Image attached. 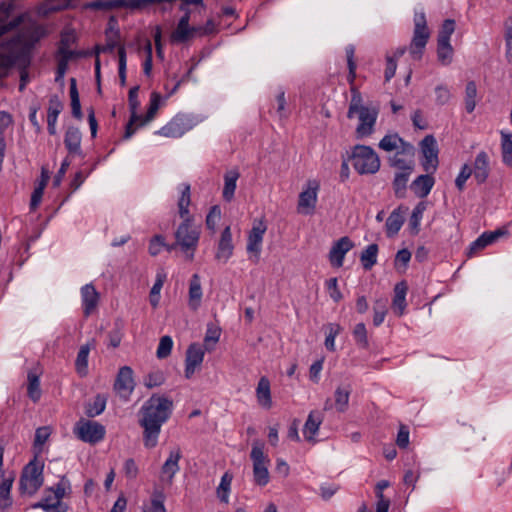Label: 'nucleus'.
I'll return each instance as SVG.
<instances>
[{"label":"nucleus","instance_id":"nucleus-1","mask_svg":"<svg viewBox=\"0 0 512 512\" xmlns=\"http://www.w3.org/2000/svg\"><path fill=\"white\" fill-rule=\"evenodd\" d=\"M173 411V401L168 397L153 394L139 410V425L143 428V442L146 448H154L162 425Z\"/></svg>","mask_w":512,"mask_h":512},{"label":"nucleus","instance_id":"nucleus-2","mask_svg":"<svg viewBox=\"0 0 512 512\" xmlns=\"http://www.w3.org/2000/svg\"><path fill=\"white\" fill-rule=\"evenodd\" d=\"M180 197L178 199L179 215L183 222L178 226L175 232V244L167 247L168 251L179 246L186 254L188 260H193L194 252L198 246L200 238V228L193 224L189 216V205L191 202V188L188 183H182L178 186Z\"/></svg>","mask_w":512,"mask_h":512},{"label":"nucleus","instance_id":"nucleus-3","mask_svg":"<svg viewBox=\"0 0 512 512\" xmlns=\"http://www.w3.org/2000/svg\"><path fill=\"white\" fill-rule=\"evenodd\" d=\"M351 93L347 118L353 119L355 116L358 117L359 124L355 130L357 138L370 136L374 131L379 111L376 107L364 105L362 96L356 88L352 87Z\"/></svg>","mask_w":512,"mask_h":512},{"label":"nucleus","instance_id":"nucleus-4","mask_svg":"<svg viewBox=\"0 0 512 512\" xmlns=\"http://www.w3.org/2000/svg\"><path fill=\"white\" fill-rule=\"evenodd\" d=\"M352 166L359 174H374L380 168L377 153L369 146L356 145L351 155Z\"/></svg>","mask_w":512,"mask_h":512},{"label":"nucleus","instance_id":"nucleus-5","mask_svg":"<svg viewBox=\"0 0 512 512\" xmlns=\"http://www.w3.org/2000/svg\"><path fill=\"white\" fill-rule=\"evenodd\" d=\"M250 458L253 463V480L258 486H266L270 481L269 464L270 459L264 453V443L254 441L250 452Z\"/></svg>","mask_w":512,"mask_h":512},{"label":"nucleus","instance_id":"nucleus-6","mask_svg":"<svg viewBox=\"0 0 512 512\" xmlns=\"http://www.w3.org/2000/svg\"><path fill=\"white\" fill-rule=\"evenodd\" d=\"M200 122L201 119L196 115L178 113L165 126L156 131V134L168 138H179Z\"/></svg>","mask_w":512,"mask_h":512},{"label":"nucleus","instance_id":"nucleus-7","mask_svg":"<svg viewBox=\"0 0 512 512\" xmlns=\"http://www.w3.org/2000/svg\"><path fill=\"white\" fill-rule=\"evenodd\" d=\"M430 32L427 27L426 16L423 11L416 12L414 15V32L410 44V54L416 60L420 59L425 48Z\"/></svg>","mask_w":512,"mask_h":512},{"label":"nucleus","instance_id":"nucleus-8","mask_svg":"<svg viewBox=\"0 0 512 512\" xmlns=\"http://www.w3.org/2000/svg\"><path fill=\"white\" fill-rule=\"evenodd\" d=\"M42 466L31 461L23 469L20 478V491L23 494L33 495L43 484Z\"/></svg>","mask_w":512,"mask_h":512},{"label":"nucleus","instance_id":"nucleus-9","mask_svg":"<svg viewBox=\"0 0 512 512\" xmlns=\"http://www.w3.org/2000/svg\"><path fill=\"white\" fill-rule=\"evenodd\" d=\"M75 435L83 442L96 444L105 437V427L97 421L80 419L74 427Z\"/></svg>","mask_w":512,"mask_h":512},{"label":"nucleus","instance_id":"nucleus-10","mask_svg":"<svg viewBox=\"0 0 512 512\" xmlns=\"http://www.w3.org/2000/svg\"><path fill=\"white\" fill-rule=\"evenodd\" d=\"M85 9L111 11L113 9L141 10L145 8L144 0H93L84 5Z\"/></svg>","mask_w":512,"mask_h":512},{"label":"nucleus","instance_id":"nucleus-11","mask_svg":"<svg viewBox=\"0 0 512 512\" xmlns=\"http://www.w3.org/2000/svg\"><path fill=\"white\" fill-rule=\"evenodd\" d=\"M320 183L316 179H310L306 183V188L300 193L297 210L300 214H312L317 203Z\"/></svg>","mask_w":512,"mask_h":512},{"label":"nucleus","instance_id":"nucleus-12","mask_svg":"<svg viewBox=\"0 0 512 512\" xmlns=\"http://www.w3.org/2000/svg\"><path fill=\"white\" fill-rule=\"evenodd\" d=\"M423 155L422 166L425 172L433 173L438 166V147L435 138L427 135L420 143Z\"/></svg>","mask_w":512,"mask_h":512},{"label":"nucleus","instance_id":"nucleus-13","mask_svg":"<svg viewBox=\"0 0 512 512\" xmlns=\"http://www.w3.org/2000/svg\"><path fill=\"white\" fill-rule=\"evenodd\" d=\"M267 230V225L263 219H255L253 226L248 234L247 239V252L254 254L257 258L260 255L264 234Z\"/></svg>","mask_w":512,"mask_h":512},{"label":"nucleus","instance_id":"nucleus-14","mask_svg":"<svg viewBox=\"0 0 512 512\" xmlns=\"http://www.w3.org/2000/svg\"><path fill=\"white\" fill-rule=\"evenodd\" d=\"M135 387L133 378V370L129 366H123L119 369L114 389L121 398L127 400L132 394Z\"/></svg>","mask_w":512,"mask_h":512},{"label":"nucleus","instance_id":"nucleus-15","mask_svg":"<svg viewBox=\"0 0 512 512\" xmlns=\"http://www.w3.org/2000/svg\"><path fill=\"white\" fill-rule=\"evenodd\" d=\"M138 91H139L138 86L132 87L129 90L128 101H129L131 116H130L129 122L127 123V125L125 127L124 139H129L132 137V135L137 130V127H135V124L138 123V121L141 119V115L137 114V109L140 106V102L138 100Z\"/></svg>","mask_w":512,"mask_h":512},{"label":"nucleus","instance_id":"nucleus-16","mask_svg":"<svg viewBox=\"0 0 512 512\" xmlns=\"http://www.w3.org/2000/svg\"><path fill=\"white\" fill-rule=\"evenodd\" d=\"M204 359V350L200 344H191L186 352L185 359V377L191 378L196 369L201 365Z\"/></svg>","mask_w":512,"mask_h":512},{"label":"nucleus","instance_id":"nucleus-17","mask_svg":"<svg viewBox=\"0 0 512 512\" xmlns=\"http://www.w3.org/2000/svg\"><path fill=\"white\" fill-rule=\"evenodd\" d=\"M379 148L387 152L401 148V153H407L409 156L414 154V147L406 143L398 134L385 135L379 142Z\"/></svg>","mask_w":512,"mask_h":512},{"label":"nucleus","instance_id":"nucleus-18","mask_svg":"<svg viewBox=\"0 0 512 512\" xmlns=\"http://www.w3.org/2000/svg\"><path fill=\"white\" fill-rule=\"evenodd\" d=\"M234 246L232 243V233L229 226H227L221 233L215 259L219 262L226 263L233 255Z\"/></svg>","mask_w":512,"mask_h":512},{"label":"nucleus","instance_id":"nucleus-19","mask_svg":"<svg viewBox=\"0 0 512 512\" xmlns=\"http://www.w3.org/2000/svg\"><path fill=\"white\" fill-rule=\"evenodd\" d=\"M182 458V452L179 447H174L170 450L169 456L162 465L161 474L163 479L172 483L174 476L180 470L179 461Z\"/></svg>","mask_w":512,"mask_h":512},{"label":"nucleus","instance_id":"nucleus-20","mask_svg":"<svg viewBox=\"0 0 512 512\" xmlns=\"http://www.w3.org/2000/svg\"><path fill=\"white\" fill-rule=\"evenodd\" d=\"M354 247L353 242L348 237H342L334 243L330 252L329 259L334 267H341L343 265L344 257L348 251Z\"/></svg>","mask_w":512,"mask_h":512},{"label":"nucleus","instance_id":"nucleus-21","mask_svg":"<svg viewBox=\"0 0 512 512\" xmlns=\"http://www.w3.org/2000/svg\"><path fill=\"white\" fill-rule=\"evenodd\" d=\"M83 312L88 317L97 307L99 294L92 284H86L81 288Z\"/></svg>","mask_w":512,"mask_h":512},{"label":"nucleus","instance_id":"nucleus-22","mask_svg":"<svg viewBox=\"0 0 512 512\" xmlns=\"http://www.w3.org/2000/svg\"><path fill=\"white\" fill-rule=\"evenodd\" d=\"M203 291L201 279L198 274H193L189 281L188 306L191 310L196 311L202 301Z\"/></svg>","mask_w":512,"mask_h":512},{"label":"nucleus","instance_id":"nucleus-23","mask_svg":"<svg viewBox=\"0 0 512 512\" xmlns=\"http://www.w3.org/2000/svg\"><path fill=\"white\" fill-rule=\"evenodd\" d=\"M489 157L486 152L481 151L477 154L474 167L472 168L473 176L477 183H484L489 176Z\"/></svg>","mask_w":512,"mask_h":512},{"label":"nucleus","instance_id":"nucleus-24","mask_svg":"<svg viewBox=\"0 0 512 512\" xmlns=\"http://www.w3.org/2000/svg\"><path fill=\"white\" fill-rule=\"evenodd\" d=\"M81 140L82 134L78 128H67L64 136V144L70 154L81 155Z\"/></svg>","mask_w":512,"mask_h":512},{"label":"nucleus","instance_id":"nucleus-25","mask_svg":"<svg viewBox=\"0 0 512 512\" xmlns=\"http://www.w3.org/2000/svg\"><path fill=\"white\" fill-rule=\"evenodd\" d=\"M408 286L405 281L397 283L394 287V297L392 301V309L398 316L403 315L406 308V294Z\"/></svg>","mask_w":512,"mask_h":512},{"label":"nucleus","instance_id":"nucleus-26","mask_svg":"<svg viewBox=\"0 0 512 512\" xmlns=\"http://www.w3.org/2000/svg\"><path fill=\"white\" fill-rule=\"evenodd\" d=\"M434 178L429 175L418 176L411 184V190L420 198L426 197L434 186Z\"/></svg>","mask_w":512,"mask_h":512},{"label":"nucleus","instance_id":"nucleus-27","mask_svg":"<svg viewBox=\"0 0 512 512\" xmlns=\"http://www.w3.org/2000/svg\"><path fill=\"white\" fill-rule=\"evenodd\" d=\"M323 421L322 414L318 411H311L303 428V435L306 440L312 441Z\"/></svg>","mask_w":512,"mask_h":512},{"label":"nucleus","instance_id":"nucleus-28","mask_svg":"<svg viewBox=\"0 0 512 512\" xmlns=\"http://www.w3.org/2000/svg\"><path fill=\"white\" fill-rule=\"evenodd\" d=\"M256 397L261 407L265 409L272 407L270 382L266 377L260 378L256 388Z\"/></svg>","mask_w":512,"mask_h":512},{"label":"nucleus","instance_id":"nucleus-29","mask_svg":"<svg viewBox=\"0 0 512 512\" xmlns=\"http://www.w3.org/2000/svg\"><path fill=\"white\" fill-rule=\"evenodd\" d=\"M502 233L500 231L485 232L475 241H473L468 250V256H473L480 250L492 244Z\"/></svg>","mask_w":512,"mask_h":512},{"label":"nucleus","instance_id":"nucleus-30","mask_svg":"<svg viewBox=\"0 0 512 512\" xmlns=\"http://www.w3.org/2000/svg\"><path fill=\"white\" fill-rule=\"evenodd\" d=\"M239 177L240 174L236 169L229 170L224 174V187L222 196L225 201L230 202L233 199L236 190V183Z\"/></svg>","mask_w":512,"mask_h":512},{"label":"nucleus","instance_id":"nucleus-31","mask_svg":"<svg viewBox=\"0 0 512 512\" xmlns=\"http://www.w3.org/2000/svg\"><path fill=\"white\" fill-rule=\"evenodd\" d=\"M39 376H40V371L38 368L31 369L27 375V379H28L27 393L33 402H37L41 396Z\"/></svg>","mask_w":512,"mask_h":512},{"label":"nucleus","instance_id":"nucleus-32","mask_svg":"<svg viewBox=\"0 0 512 512\" xmlns=\"http://www.w3.org/2000/svg\"><path fill=\"white\" fill-rule=\"evenodd\" d=\"M198 30L200 29L178 22L177 27L171 34V41L173 43H184L191 39Z\"/></svg>","mask_w":512,"mask_h":512},{"label":"nucleus","instance_id":"nucleus-33","mask_svg":"<svg viewBox=\"0 0 512 512\" xmlns=\"http://www.w3.org/2000/svg\"><path fill=\"white\" fill-rule=\"evenodd\" d=\"M161 102H162L161 95L157 92H152L151 96H150V103H149V108L147 110V113L144 117L141 116V119L138 121V123L135 124V127L138 128V127L144 126L145 124L152 121L154 119L155 115L157 114V111L161 105Z\"/></svg>","mask_w":512,"mask_h":512},{"label":"nucleus","instance_id":"nucleus-34","mask_svg":"<svg viewBox=\"0 0 512 512\" xmlns=\"http://www.w3.org/2000/svg\"><path fill=\"white\" fill-rule=\"evenodd\" d=\"M404 223V217L401 212V208L395 209L389 215L386 220V232L387 236L392 237L396 235L401 229Z\"/></svg>","mask_w":512,"mask_h":512},{"label":"nucleus","instance_id":"nucleus-35","mask_svg":"<svg viewBox=\"0 0 512 512\" xmlns=\"http://www.w3.org/2000/svg\"><path fill=\"white\" fill-rule=\"evenodd\" d=\"M351 390L352 389H351L350 385L339 386L335 390V393H334L335 404L334 405L338 412H345L347 410Z\"/></svg>","mask_w":512,"mask_h":512},{"label":"nucleus","instance_id":"nucleus-36","mask_svg":"<svg viewBox=\"0 0 512 512\" xmlns=\"http://www.w3.org/2000/svg\"><path fill=\"white\" fill-rule=\"evenodd\" d=\"M378 245H368L360 255V261L365 270H370L377 263Z\"/></svg>","mask_w":512,"mask_h":512},{"label":"nucleus","instance_id":"nucleus-37","mask_svg":"<svg viewBox=\"0 0 512 512\" xmlns=\"http://www.w3.org/2000/svg\"><path fill=\"white\" fill-rule=\"evenodd\" d=\"M107 397L98 394L94 397L92 402H89L85 407V413L88 417H95L100 415L106 407Z\"/></svg>","mask_w":512,"mask_h":512},{"label":"nucleus","instance_id":"nucleus-38","mask_svg":"<svg viewBox=\"0 0 512 512\" xmlns=\"http://www.w3.org/2000/svg\"><path fill=\"white\" fill-rule=\"evenodd\" d=\"M426 208L427 203L422 201L419 202L413 209L409 220V228L413 234H418L420 230V223Z\"/></svg>","mask_w":512,"mask_h":512},{"label":"nucleus","instance_id":"nucleus-39","mask_svg":"<svg viewBox=\"0 0 512 512\" xmlns=\"http://www.w3.org/2000/svg\"><path fill=\"white\" fill-rule=\"evenodd\" d=\"M89 352V344L82 345L78 351L75 367L80 376H85L87 374Z\"/></svg>","mask_w":512,"mask_h":512},{"label":"nucleus","instance_id":"nucleus-40","mask_svg":"<svg viewBox=\"0 0 512 512\" xmlns=\"http://www.w3.org/2000/svg\"><path fill=\"white\" fill-rule=\"evenodd\" d=\"M477 86L474 81H469L465 88V109L468 113H472L477 105Z\"/></svg>","mask_w":512,"mask_h":512},{"label":"nucleus","instance_id":"nucleus-41","mask_svg":"<svg viewBox=\"0 0 512 512\" xmlns=\"http://www.w3.org/2000/svg\"><path fill=\"white\" fill-rule=\"evenodd\" d=\"M232 480L233 475L229 472H225L221 477L220 484L217 488V495L219 499L224 503H228L229 501V492L231 489Z\"/></svg>","mask_w":512,"mask_h":512},{"label":"nucleus","instance_id":"nucleus-42","mask_svg":"<svg viewBox=\"0 0 512 512\" xmlns=\"http://www.w3.org/2000/svg\"><path fill=\"white\" fill-rule=\"evenodd\" d=\"M437 58L443 66L452 62L453 48L450 43L437 42Z\"/></svg>","mask_w":512,"mask_h":512},{"label":"nucleus","instance_id":"nucleus-43","mask_svg":"<svg viewBox=\"0 0 512 512\" xmlns=\"http://www.w3.org/2000/svg\"><path fill=\"white\" fill-rule=\"evenodd\" d=\"M412 171H398L395 174L393 187L397 196H403L407 187V182Z\"/></svg>","mask_w":512,"mask_h":512},{"label":"nucleus","instance_id":"nucleus-44","mask_svg":"<svg viewBox=\"0 0 512 512\" xmlns=\"http://www.w3.org/2000/svg\"><path fill=\"white\" fill-rule=\"evenodd\" d=\"M63 109V104L57 95H52L49 99L47 110V120L57 122L58 116Z\"/></svg>","mask_w":512,"mask_h":512},{"label":"nucleus","instance_id":"nucleus-45","mask_svg":"<svg viewBox=\"0 0 512 512\" xmlns=\"http://www.w3.org/2000/svg\"><path fill=\"white\" fill-rule=\"evenodd\" d=\"M328 333L325 339V347L327 350L335 351V338L341 332L342 328L337 323H329L326 327Z\"/></svg>","mask_w":512,"mask_h":512},{"label":"nucleus","instance_id":"nucleus-46","mask_svg":"<svg viewBox=\"0 0 512 512\" xmlns=\"http://www.w3.org/2000/svg\"><path fill=\"white\" fill-rule=\"evenodd\" d=\"M221 219V209L218 205H214L210 208L207 216H206V227L212 233L216 232V227L218 222Z\"/></svg>","mask_w":512,"mask_h":512},{"label":"nucleus","instance_id":"nucleus-47","mask_svg":"<svg viewBox=\"0 0 512 512\" xmlns=\"http://www.w3.org/2000/svg\"><path fill=\"white\" fill-rule=\"evenodd\" d=\"M20 56L14 53L0 54V76L6 74V72L16 65L20 60Z\"/></svg>","mask_w":512,"mask_h":512},{"label":"nucleus","instance_id":"nucleus-48","mask_svg":"<svg viewBox=\"0 0 512 512\" xmlns=\"http://www.w3.org/2000/svg\"><path fill=\"white\" fill-rule=\"evenodd\" d=\"M455 31V21L447 19L443 22L438 34L437 42L450 43V37Z\"/></svg>","mask_w":512,"mask_h":512},{"label":"nucleus","instance_id":"nucleus-49","mask_svg":"<svg viewBox=\"0 0 512 512\" xmlns=\"http://www.w3.org/2000/svg\"><path fill=\"white\" fill-rule=\"evenodd\" d=\"M401 152H397L392 158V166L397 168L398 171H413L414 169V161L412 156L409 159L402 158L400 156Z\"/></svg>","mask_w":512,"mask_h":512},{"label":"nucleus","instance_id":"nucleus-50","mask_svg":"<svg viewBox=\"0 0 512 512\" xmlns=\"http://www.w3.org/2000/svg\"><path fill=\"white\" fill-rule=\"evenodd\" d=\"M347 64L349 69L348 81L353 84L356 77V62L354 60L355 47L353 45H348L345 48Z\"/></svg>","mask_w":512,"mask_h":512},{"label":"nucleus","instance_id":"nucleus-51","mask_svg":"<svg viewBox=\"0 0 512 512\" xmlns=\"http://www.w3.org/2000/svg\"><path fill=\"white\" fill-rule=\"evenodd\" d=\"M173 347V340L170 336L165 335L160 338V342L157 348V357L159 359H164L168 357L171 353Z\"/></svg>","mask_w":512,"mask_h":512},{"label":"nucleus","instance_id":"nucleus-52","mask_svg":"<svg viewBox=\"0 0 512 512\" xmlns=\"http://www.w3.org/2000/svg\"><path fill=\"white\" fill-rule=\"evenodd\" d=\"M163 283H164V276L158 274L157 279H156L154 285L152 286L150 295H149L150 303L154 308L157 307L159 304L160 291L163 287Z\"/></svg>","mask_w":512,"mask_h":512},{"label":"nucleus","instance_id":"nucleus-53","mask_svg":"<svg viewBox=\"0 0 512 512\" xmlns=\"http://www.w3.org/2000/svg\"><path fill=\"white\" fill-rule=\"evenodd\" d=\"M353 336L356 343L362 347H368L367 330L364 323H358L353 330Z\"/></svg>","mask_w":512,"mask_h":512},{"label":"nucleus","instance_id":"nucleus-54","mask_svg":"<svg viewBox=\"0 0 512 512\" xmlns=\"http://www.w3.org/2000/svg\"><path fill=\"white\" fill-rule=\"evenodd\" d=\"M451 92L448 86L440 84L435 87V101L438 105H445L451 99Z\"/></svg>","mask_w":512,"mask_h":512},{"label":"nucleus","instance_id":"nucleus-55","mask_svg":"<svg viewBox=\"0 0 512 512\" xmlns=\"http://www.w3.org/2000/svg\"><path fill=\"white\" fill-rule=\"evenodd\" d=\"M373 310V324L375 326H380L383 323L385 316L387 314L386 303L381 300L376 301Z\"/></svg>","mask_w":512,"mask_h":512},{"label":"nucleus","instance_id":"nucleus-56","mask_svg":"<svg viewBox=\"0 0 512 512\" xmlns=\"http://www.w3.org/2000/svg\"><path fill=\"white\" fill-rule=\"evenodd\" d=\"M73 0H47L44 5L45 12H54L72 6Z\"/></svg>","mask_w":512,"mask_h":512},{"label":"nucleus","instance_id":"nucleus-57","mask_svg":"<svg viewBox=\"0 0 512 512\" xmlns=\"http://www.w3.org/2000/svg\"><path fill=\"white\" fill-rule=\"evenodd\" d=\"M118 56H119L118 74H119L120 84L122 86H124L126 83V51H125L124 46L119 47Z\"/></svg>","mask_w":512,"mask_h":512},{"label":"nucleus","instance_id":"nucleus-58","mask_svg":"<svg viewBox=\"0 0 512 512\" xmlns=\"http://www.w3.org/2000/svg\"><path fill=\"white\" fill-rule=\"evenodd\" d=\"M165 381L164 374L160 371L152 372L145 378V386L148 388H154L162 385Z\"/></svg>","mask_w":512,"mask_h":512},{"label":"nucleus","instance_id":"nucleus-59","mask_svg":"<svg viewBox=\"0 0 512 512\" xmlns=\"http://www.w3.org/2000/svg\"><path fill=\"white\" fill-rule=\"evenodd\" d=\"M473 174L472 172V168L465 164L462 168H461V171L460 173L458 174L456 180H455V185L456 187L459 189V190H462L465 186V183L467 181V179Z\"/></svg>","mask_w":512,"mask_h":512},{"label":"nucleus","instance_id":"nucleus-60","mask_svg":"<svg viewBox=\"0 0 512 512\" xmlns=\"http://www.w3.org/2000/svg\"><path fill=\"white\" fill-rule=\"evenodd\" d=\"M169 245H166L164 242V238L160 235L154 236L149 244V253L152 256H156L160 253L161 249L163 247H168Z\"/></svg>","mask_w":512,"mask_h":512},{"label":"nucleus","instance_id":"nucleus-61","mask_svg":"<svg viewBox=\"0 0 512 512\" xmlns=\"http://www.w3.org/2000/svg\"><path fill=\"white\" fill-rule=\"evenodd\" d=\"M327 289L329 291L330 297L335 301L339 302L342 299V293L338 288V280L337 278H330L326 282Z\"/></svg>","mask_w":512,"mask_h":512},{"label":"nucleus","instance_id":"nucleus-62","mask_svg":"<svg viewBox=\"0 0 512 512\" xmlns=\"http://www.w3.org/2000/svg\"><path fill=\"white\" fill-rule=\"evenodd\" d=\"M122 336L121 327L116 325V327L108 334L109 345L113 348H117L121 343Z\"/></svg>","mask_w":512,"mask_h":512},{"label":"nucleus","instance_id":"nucleus-63","mask_svg":"<svg viewBox=\"0 0 512 512\" xmlns=\"http://www.w3.org/2000/svg\"><path fill=\"white\" fill-rule=\"evenodd\" d=\"M501 150L506 154H512V134L501 131Z\"/></svg>","mask_w":512,"mask_h":512},{"label":"nucleus","instance_id":"nucleus-64","mask_svg":"<svg viewBox=\"0 0 512 512\" xmlns=\"http://www.w3.org/2000/svg\"><path fill=\"white\" fill-rule=\"evenodd\" d=\"M505 41H506V58L509 63H512V27L506 26L505 32Z\"/></svg>","mask_w":512,"mask_h":512}]
</instances>
